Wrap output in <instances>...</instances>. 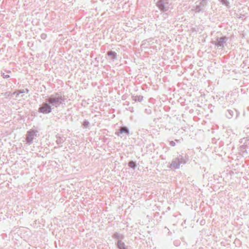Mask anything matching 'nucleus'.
Returning a JSON list of instances; mask_svg holds the SVG:
<instances>
[{
    "mask_svg": "<svg viewBox=\"0 0 249 249\" xmlns=\"http://www.w3.org/2000/svg\"><path fill=\"white\" fill-rule=\"evenodd\" d=\"M188 156L182 153L174 159L170 165V168L175 170L179 169L181 164H186L188 160Z\"/></svg>",
    "mask_w": 249,
    "mask_h": 249,
    "instance_id": "obj_1",
    "label": "nucleus"
},
{
    "mask_svg": "<svg viewBox=\"0 0 249 249\" xmlns=\"http://www.w3.org/2000/svg\"><path fill=\"white\" fill-rule=\"evenodd\" d=\"M46 100L51 106L55 107H58L60 105L64 104L65 102L64 97L62 96L55 97L53 95H51Z\"/></svg>",
    "mask_w": 249,
    "mask_h": 249,
    "instance_id": "obj_2",
    "label": "nucleus"
},
{
    "mask_svg": "<svg viewBox=\"0 0 249 249\" xmlns=\"http://www.w3.org/2000/svg\"><path fill=\"white\" fill-rule=\"evenodd\" d=\"M228 38L226 36H222L220 37L216 36L215 39L211 42L217 48L220 49L223 48L227 45Z\"/></svg>",
    "mask_w": 249,
    "mask_h": 249,
    "instance_id": "obj_3",
    "label": "nucleus"
},
{
    "mask_svg": "<svg viewBox=\"0 0 249 249\" xmlns=\"http://www.w3.org/2000/svg\"><path fill=\"white\" fill-rule=\"evenodd\" d=\"M156 5L161 12H167L170 8L169 0H158Z\"/></svg>",
    "mask_w": 249,
    "mask_h": 249,
    "instance_id": "obj_4",
    "label": "nucleus"
},
{
    "mask_svg": "<svg viewBox=\"0 0 249 249\" xmlns=\"http://www.w3.org/2000/svg\"><path fill=\"white\" fill-rule=\"evenodd\" d=\"M52 111V106L49 102H46L42 103V106L39 107L38 111L43 114H49Z\"/></svg>",
    "mask_w": 249,
    "mask_h": 249,
    "instance_id": "obj_5",
    "label": "nucleus"
},
{
    "mask_svg": "<svg viewBox=\"0 0 249 249\" xmlns=\"http://www.w3.org/2000/svg\"><path fill=\"white\" fill-rule=\"evenodd\" d=\"M38 133L37 130H30L28 131L26 141L29 144H31L33 142V140L35 139V136H36V133Z\"/></svg>",
    "mask_w": 249,
    "mask_h": 249,
    "instance_id": "obj_6",
    "label": "nucleus"
},
{
    "mask_svg": "<svg viewBox=\"0 0 249 249\" xmlns=\"http://www.w3.org/2000/svg\"><path fill=\"white\" fill-rule=\"evenodd\" d=\"M123 133L127 135H129L130 131L128 127L126 126L121 127V128L118 129V131L115 133L116 135L118 136H120L121 138L122 137L121 135Z\"/></svg>",
    "mask_w": 249,
    "mask_h": 249,
    "instance_id": "obj_7",
    "label": "nucleus"
},
{
    "mask_svg": "<svg viewBox=\"0 0 249 249\" xmlns=\"http://www.w3.org/2000/svg\"><path fill=\"white\" fill-rule=\"evenodd\" d=\"M206 6L205 4L202 3L201 1L199 2V3L195 6H193L192 10L195 11L196 13L203 12L202 9V8Z\"/></svg>",
    "mask_w": 249,
    "mask_h": 249,
    "instance_id": "obj_8",
    "label": "nucleus"
},
{
    "mask_svg": "<svg viewBox=\"0 0 249 249\" xmlns=\"http://www.w3.org/2000/svg\"><path fill=\"white\" fill-rule=\"evenodd\" d=\"M56 138H57L55 141L56 144L58 145V147H62L63 143L66 141V138L63 136L61 137L59 134L56 135Z\"/></svg>",
    "mask_w": 249,
    "mask_h": 249,
    "instance_id": "obj_9",
    "label": "nucleus"
},
{
    "mask_svg": "<svg viewBox=\"0 0 249 249\" xmlns=\"http://www.w3.org/2000/svg\"><path fill=\"white\" fill-rule=\"evenodd\" d=\"M107 55L108 56L111 57V60L114 61L117 58V54L115 52L110 51L107 53Z\"/></svg>",
    "mask_w": 249,
    "mask_h": 249,
    "instance_id": "obj_10",
    "label": "nucleus"
},
{
    "mask_svg": "<svg viewBox=\"0 0 249 249\" xmlns=\"http://www.w3.org/2000/svg\"><path fill=\"white\" fill-rule=\"evenodd\" d=\"M112 237L114 239L122 240L124 238V236L123 234H120L117 232H116L112 235Z\"/></svg>",
    "mask_w": 249,
    "mask_h": 249,
    "instance_id": "obj_11",
    "label": "nucleus"
},
{
    "mask_svg": "<svg viewBox=\"0 0 249 249\" xmlns=\"http://www.w3.org/2000/svg\"><path fill=\"white\" fill-rule=\"evenodd\" d=\"M132 98L135 102H141L143 100V97L141 95H133L132 96Z\"/></svg>",
    "mask_w": 249,
    "mask_h": 249,
    "instance_id": "obj_12",
    "label": "nucleus"
},
{
    "mask_svg": "<svg viewBox=\"0 0 249 249\" xmlns=\"http://www.w3.org/2000/svg\"><path fill=\"white\" fill-rule=\"evenodd\" d=\"M218 1L223 5L225 6L227 8L231 7L230 2L228 0H218Z\"/></svg>",
    "mask_w": 249,
    "mask_h": 249,
    "instance_id": "obj_13",
    "label": "nucleus"
},
{
    "mask_svg": "<svg viewBox=\"0 0 249 249\" xmlns=\"http://www.w3.org/2000/svg\"><path fill=\"white\" fill-rule=\"evenodd\" d=\"M233 114L234 111L232 110L228 109L227 110V113L226 114V116L228 118L231 119L233 117Z\"/></svg>",
    "mask_w": 249,
    "mask_h": 249,
    "instance_id": "obj_14",
    "label": "nucleus"
},
{
    "mask_svg": "<svg viewBox=\"0 0 249 249\" xmlns=\"http://www.w3.org/2000/svg\"><path fill=\"white\" fill-rule=\"evenodd\" d=\"M128 165L130 168H131L133 169H135L137 167L136 162L133 160H131L130 161H129L128 163Z\"/></svg>",
    "mask_w": 249,
    "mask_h": 249,
    "instance_id": "obj_15",
    "label": "nucleus"
},
{
    "mask_svg": "<svg viewBox=\"0 0 249 249\" xmlns=\"http://www.w3.org/2000/svg\"><path fill=\"white\" fill-rule=\"evenodd\" d=\"M83 128H88L89 126V122L87 120H85L82 124Z\"/></svg>",
    "mask_w": 249,
    "mask_h": 249,
    "instance_id": "obj_16",
    "label": "nucleus"
},
{
    "mask_svg": "<svg viewBox=\"0 0 249 249\" xmlns=\"http://www.w3.org/2000/svg\"><path fill=\"white\" fill-rule=\"evenodd\" d=\"M144 112L148 115L151 114L152 113V109L150 107H148L145 109Z\"/></svg>",
    "mask_w": 249,
    "mask_h": 249,
    "instance_id": "obj_17",
    "label": "nucleus"
},
{
    "mask_svg": "<svg viewBox=\"0 0 249 249\" xmlns=\"http://www.w3.org/2000/svg\"><path fill=\"white\" fill-rule=\"evenodd\" d=\"M1 76L4 79L8 78L10 77V75L8 74H6L5 73L1 72Z\"/></svg>",
    "mask_w": 249,
    "mask_h": 249,
    "instance_id": "obj_18",
    "label": "nucleus"
},
{
    "mask_svg": "<svg viewBox=\"0 0 249 249\" xmlns=\"http://www.w3.org/2000/svg\"><path fill=\"white\" fill-rule=\"evenodd\" d=\"M247 146V144H243L240 146L241 150L244 152L245 151H246V147Z\"/></svg>",
    "mask_w": 249,
    "mask_h": 249,
    "instance_id": "obj_19",
    "label": "nucleus"
},
{
    "mask_svg": "<svg viewBox=\"0 0 249 249\" xmlns=\"http://www.w3.org/2000/svg\"><path fill=\"white\" fill-rule=\"evenodd\" d=\"M40 37L42 39H45L47 37V35L45 33H42L40 35Z\"/></svg>",
    "mask_w": 249,
    "mask_h": 249,
    "instance_id": "obj_20",
    "label": "nucleus"
},
{
    "mask_svg": "<svg viewBox=\"0 0 249 249\" xmlns=\"http://www.w3.org/2000/svg\"><path fill=\"white\" fill-rule=\"evenodd\" d=\"M170 145L171 146H175L176 145V142L175 141H170Z\"/></svg>",
    "mask_w": 249,
    "mask_h": 249,
    "instance_id": "obj_21",
    "label": "nucleus"
},
{
    "mask_svg": "<svg viewBox=\"0 0 249 249\" xmlns=\"http://www.w3.org/2000/svg\"><path fill=\"white\" fill-rule=\"evenodd\" d=\"M208 0H201L200 1L202 2V3H203L204 4H205V5H207V1Z\"/></svg>",
    "mask_w": 249,
    "mask_h": 249,
    "instance_id": "obj_22",
    "label": "nucleus"
},
{
    "mask_svg": "<svg viewBox=\"0 0 249 249\" xmlns=\"http://www.w3.org/2000/svg\"><path fill=\"white\" fill-rule=\"evenodd\" d=\"M175 141L177 142H180V140H175Z\"/></svg>",
    "mask_w": 249,
    "mask_h": 249,
    "instance_id": "obj_23",
    "label": "nucleus"
},
{
    "mask_svg": "<svg viewBox=\"0 0 249 249\" xmlns=\"http://www.w3.org/2000/svg\"><path fill=\"white\" fill-rule=\"evenodd\" d=\"M23 92H24L23 90H20L19 93H23Z\"/></svg>",
    "mask_w": 249,
    "mask_h": 249,
    "instance_id": "obj_24",
    "label": "nucleus"
},
{
    "mask_svg": "<svg viewBox=\"0 0 249 249\" xmlns=\"http://www.w3.org/2000/svg\"><path fill=\"white\" fill-rule=\"evenodd\" d=\"M26 92L28 93L29 91V90L28 89H26Z\"/></svg>",
    "mask_w": 249,
    "mask_h": 249,
    "instance_id": "obj_25",
    "label": "nucleus"
},
{
    "mask_svg": "<svg viewBox=\"0 0 249 249\" xmlns=\"http://www.w3.org/2000/svg\"><path fill=\"white\" fill-rule=\"evenodd\" d=\"M55 95H58V93H55Z\"/></svg>",
    "mask_w": 249,
    "mask_h": 249,
    "instance_id": "obj_26",
    "label": "nucleus"
}]
</instances>
